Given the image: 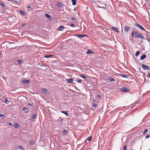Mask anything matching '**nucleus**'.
I'll return each mask as SVG.
<instances>
[{
    "label": "nucleus",
    "mask_w": 150,
    "mask_h": 150,
    "mask_svg": "<svg viewBox=\"0 0 150 150\" xmlns=\"http://www.w3.org/2000/svg\"><path fill=\"white\" fill-rule=\"evenodd\" d=\"M131 35L132 37L134 36L135 38H139L142 40L145 39V38L142 34L136 31H133L131 34Z\"/></svg>",
    "instance_id": "f257e3e1"
},
{
    "label": "nucleus",
    "mask_w": 150,
    "mask_h": 150,
    "mask_svg": "<svg viewBox=\"0 0 150 150\" xmlns=\"http://www.w3.org/2000/svg\"><path fill=\"white\" fill-rule=\"evenodd\" d=\"M135 25L136 26L139 28L140 29L143 30L147 32L146 30L144 28L142 25H140L138 23H135Z\"/></svg>",
    "instance_id": "f03ea898"
},
{
    "label": "nucleus",
    "mask_w": 150,
    "mask_h": 150,
    "mask_svg": "<svg viewBox=\"0 0 150 150\" xmlns=\"http://www.w3.org/2000/svg\"><path fill=\"white\" fill-rule=\"evenodd\" d=\"M121 91L124 92H128L129 91V89L126 87H124L121 88Z\"/></svg>",
    "instance_id": "7ed1b4c3"
},
{
    "label": "nucleus",
    "mask_w": 150,
    "mask_h": 150,
    "mask_svg": "<svg viewBox=\"0 0 150 150\" xmlns=\"http://www.w3.org/2000/svg\"><path fill=\"white\" fill-rule=\"evenodd\" d=\"M75 36L79 37L80 39H82L84 37H88L86 35H76Z\"/></svg>",
    "instance_id": "20e7f679"
},
{
    "label": "nucleus",
    "mask_w": 150,
    "mask_h": 150,
    "mask_svg": "<svg viewBox=\"0 0 150 150\" xmlns=\"http://www.w3.org/2000/svg\"><path fill=\"white\" fill-rule=\"evenodd\" d=\"M142 66L144 70H148L149 69V67L144 64H142Z\"/></svg>",
    "instance_id": "39448f33"
},
{
    "label": "nucleus",
    "mask_w": 150,
    "mask_h": 150,
    "mask_svg": "<svg viewBox=\"0 0 150 150\" xmlns=\"http://www.w3.org/2000/svg\"><path fill=\"white\" fill-rule=\"evenodd\" d=\"M130 29V28L129 26L126 25L124 27V30L125 31L128 32L129 30Z\"/></svg>",
    "instance_id": "423d86ee"
},
{
    "label": "nucleus",
    "mask_w": 150,
    "mask_h": 150,
    "mask_svg": "<svg viewBox=\"0 0 150 150\" xmlns=\"http://www.w3.org/2000/svg\"><path fill=\"white\" fill-rule=\"evenodd\" d=\"M111 29L115 30L117 33H119L120 32L119 29L115 27H112L111 28Z\"/></svg>",
    "instance_id": "0eeeda50"
},
{
    "label": "nucleus",
    "mask_w": 150,
    "mask_h": 150,
    "mask_svg": "<svg viewBox=\"0 0 150 150\" xmlns=\"http://www.w3.org/2000/svg\"><path fill=\"white\" fill-rule=\"evenodd\" d=\"M64 29V27L63 25L60 26L58 29V30L60 31H62Z\"/></svg>",
    "instance_id": "6e6552de"
},
{
    "label": "nucleus",
    "mask_w": 150,
    "mask_h": 150,
    "mask_svg": "<svg viewBox=\"0 0 150 150\" xmlns=\"http://www.w3.org/2000/svg\"><path fill=\"white\" fill-rule=\"evenodd\" d=\"M57 6L61 7L63 6V4L61 2H58L57 3Z\"/></svg>",
    "instance_id": "1a4fd4ad"
},
{
    "label": "nucleus",
    "mask_w": 150,
    "mask_h": 150,
    "mask_svg": "<svg viewBox=\"0 0 150 150\" xmlns=\"http://www.w3.org/2000/svg\"><path fill=\"white\" fill-rule=\"evenodd\" d=\"M67 81L69 83H71L73 82V79L71 78L69 79H67Z\"/></svg>",
    "instance_id": "9d476101"
},
{
    "label": "nucleus",
    "mask_w": 150,
    "mask_h": 150,
    "mask_svg": "<svg viewBox=\"0 0 150 150\" xmlns=\"http://www.w3.org/2000/svg\"><path fill=\"white\" fill-rule=\"evenodd\" d=\"M23 110L25 112H29V110L25 107L23 108Z\"/></svg>",
    "instance_id": "9b49d317"
},
{
    "label": "nucleus",
    "mask_w": 150,
    "mask_h": 150,
    "mask_svg": "<svg viewBox=\"0 0 150 150\" xmlns=\"http://www.w3.org/2000/svg\"><path fill=\"white\" fill-rule=\"evenodd\" d=\"M146 55L145 54H143L140 57V59L142 60L146 58Z\"/></svg>",
    "instance_id": "f8f14e48"
},
{
    "label": "nucleus",
    "mask_w": 150,
    "mask_h": 150,
    "mask_svg": "<svg viewBox=\"0 0 150 150\" xmlns=\"http://www.w3.org/2000/svg\"><path fill=\"white\" fill-rule=\"evenodd\" d=\"M29 81L28 80H23V83L25 84H28L29 83Z\"/></svg>",
    "instance_id": "ddd939ff"
},
{
    "label": "nucleus",
    "mask_w": 150,
    "mask_h": 150,
    "mask_svg": "<svg viewBox=\"0 0 150 150\" xmlns=\"http://www.w3.org/2000/svg\"><path fill=\"white\" fill-rule=\"evenodd\" d=\"M45 16L48 18L49 19V20H50L51 19V16L49 15V14L46 13L45 14Z\"/></svg>",
    "instance_id": "4468645a"
},
{
    "label": "nucleus",
    "mask_w": 150,
    "mask_h": 150,
    "mask_svg": "<svg viewBox=\"0 0 150 150\" xmlns=\"http://www.w3.org/2000/svg\"><path fill=\"white\" fill-rule=\"evenodd\" d=\"M52 55H45L44 56V57L46 58H48L52 57Z\"/></svg>",
    "instance_id": "2eb2a0df"
},
{
    "label": "nucleus",
    "mask_w": 150,
    "mask_h": 150,
    "mask_svg": "<svg viewBox=\"0 0 150 150\" xmlns=\"http://www.w3.org/2000/svg\"><path fill=\"white\" fill-rule=\"evenodd\" d=\"M72 2V4L73 5H75L76 4V0H71Z\"/></svg>",
    "instance_id": "dca6fc26"
},
{
    "label": "nucleus",
    "mask_w": 150,
    "mask_h": 150,
    "mask_svg": "<svg viewBox=\"0 0 150 150\" xmlns=\"http://www.w3.org/2000/svg\"><path fill=\"white\" fill-rule=\"evenodd\" d=\"M63 133L66 134H68V131L67 130H64L62 132Z\"/></svg>",
    "instance_id": "f3484780"
},
{
    "label": "nucleus",
    "mask_w": 150,
    "mask_h": 150,
    "mask_svg": "<svg viewBox=\"0 0 150 150\" xmlns=\"http://www.w3.org/2000/svg\"><path fill=\"white\" fill-rule=\"evenodd\" d=\"M108 79L110 81H115V79L111 77H109L108 78Z\"/></svg>",
    "instance_id": "a211bd4d"
},
{
    "label": "nucleus",
    "mask_w": 150,
    "mask_h": 150,
    "mask_svg": "<svg viewBox=\"0 0 150 150\" xmlns=\"http://www.w3.org/2000/svg\"><path fill=\"white\" fill-rule=\"evenodd\" d=\"M35 143V141H30L29 142V143L30 145H32L33 144H34Z\"/></svg>",
    "instance_id": "6ab92c4d"
},
{
    "label": "nucleus",
    "mask_w": 150,
    "mask_h": 150,
    "mask_svg": "<svg viewBox=\"0 0 150 150\" xmlns=\"http://www.w3.org/2000/svg\"><path fill=\"white\" fill-rule=\"evenodd\" d=\"M18 147L19 149H21L22 150H25L24 148L22 146H18Z\"/></svg>",
    "instance_id": "aec40b11"
},
{
    "label": "nucleus",
    "mask_w": 150,
    "mask_h": 150,
    "mask_svg": "<svg viewBox=\"0 0 150 150\" xmlns=\"http://www.w3.org/2000/svg\"><path fill=\"white\" fill-rule=\"evenodd\" d=\"M120 75L123 78H128V76H127L126 75H122V74H120Z\"/></svg>",
    "instance_id": "412c9836"
},
{
    "label": "nucleus",
    "mask_w": 150,
    "mask_h": 150,
    "mask_svg": "<svg viewBox=\"0 0 150 150\" xmlns=\"http://www.w3.org/2000/svg\"><path fill=\"white\" fill-rule=\"evenodd\" d=\"M36 115L35 114H33L32 116V118L33 119H35L36 118Z\"/></svg>",
    "instance_id": "4be33fe9"
},
{
    "label": "nucleus",
    "mask_w": 150,
    "mask_h": 150,
    "mask_svg": "<svg viewBox=\"0 0 150 150\" xmlns=\"http://www.w3.org/2000/svg\"><path fill=\"white\" fill-rule=\"evenodd\" d=\"M20 13L23 15H25V12L22 10H20Z\"/></svg>",
    "instance_id": "5701e85b"
},
{
    "label": "nucleus",
    "mask_w": 150,
    "mask_h": 150,
    "mask_svg": "<svg viewBox=\"0 0 150 150\" xmlns=\"http://www.w3.org/2000/svg\"><path fill=\"white\" fill-rule=\"evenodd\" d=\"M4 99H5L4 100L6 102V104H8L9 103L8 100L5 98H4Z\"/></svg>",
    "instance_id": "b1692460"
},
{
    "label": "nucleus",
    "mask_w": 150,
    "mask_h": 150,
    "mask_svg": "<svg viewBox=\"0 0 150 150\" xmlns=\"http://www.w3.org/2000/svg\"><path fill=\"white\" fill-rule=\"evenodd\" d=\"M42 91L43 93H46L47 91V90L45 88H43L42 89Z\"/></svg>",
    "instance_id": "393cba45"
},
{
    "label": "nucleus",
    "mask_w": 150,
    "mask_h": 150,
    "mask_svg": "<svg viewBox=\"0 0 150 150\" xmlns=\"http://www.w3.org/2000/svg\"><path fill=\"white\" fill-rule=\"evenodd\" d=\"M104 6H99V7L105 9L107 5L106 4H104Z\"/></svg>",
    "instance_id": "a878e982"
},
{
    "label": "nucleus",
    "mask_w": 150,
    "mask_h": 150,
    "mask_svg": "<svg viewBox=\"0 0 150 150\" xmlns=\"http://www.w3.org/2000/svg\"><path fill=\"white\" fill-rule=\"evenodd\" d=\"M92 53L89 50H88L86 52V54H92Z\"/></svg>",
    "instance_id": "bb28decb"
},
{
    "label": "nucleus",
    "mask_w": 150,
    "mask_h": 150,
    "mask_svg": "<svg viewBox=\"0 0 150 150\" xmlns=\"http://www.w3.org/2000/svg\"><path fill=\"white\" fill-rule=\"evenodd\" d=\"M19 126L18 124V123H16L14 125V126L15 128H17Z\"/></svg>",
    "instance_id": "cd10ccee"
},
{
    "label": "nucleus",
    "mask_w": 150,
    "mask_h": 150,
    "mask_svg": "<svg viewBox=\"0 0 150 150\" xmlns=\"http://www.w3.org/2000/svg\"><path fill=\"white\" fill-rule=\"evenodd\" d=\"M74 81H77V82H78V83H81V81L80 80V79H76V81H75V80H74Z\"/></svg>",
    "instance_id": "c85d7f7f"
},
{
    "label": "nucleus",
    "mask_w": 150,
    "mask_h": 150,
    "mask_svg": "<svg viewBox=\"0 0 150 150\" xmlns=\"http://www.w3.org/2000/svg\"><path fill=\"white\" fill-rule=\"evenodd\" d=\"M57 121L59 122H62L63 121V119H62V118H61V119H58Z\"/></svg>",
    "instance_id": "c756f323"
},
{
    "label": "nucleus",
    "mask_w": 150,
    "mask_h": 150,
    "mask_svg": "<svg viewBox=\"0 0 150 150\" xmlns=\"http://www.w3.org/2000/svg\"><path fill=\"white\" fill-rule=\"evenodd\" d=\"M88 140L89 141H90L92 140L91 136H90L88 137L87 138Z\"/></svg>",
    "instance_id": "7c9ffc66"
},
{
    "label": "nucleus",
    "mask_w": 150,
    "mask_h": 150,
    "mask_svg": "<svg viewBox=\"0 0 150 150\" xmlns=\"http://www.w3.org/2000/svg\"><path fill=\"white\" fill-rule=\"evenodd\" d=\"M71 19L72 20L74 21H76V19L74 17H71Z\"/></svg>",
    "instance_id": "2f4dec72"
},
{
    "label": "nucleus",
    "mask_w": 150,
    "mask_h": 150,
    "mask_svg": "<svg viewBox=\"0 0 150 150\" xmlns=\"http://www.w3.org/2000/svg\"><path fill=\"white\" fill-rule=\"evenodd\" d=\"M148 132V130L147 129H146L144 131L143 134L144 135L145 134V133L147 132Z\"/></svg>",
    "instance_id": "473e14b6"
},
{
    "label": "nucleus",
    "mask_w": 150,
    "mask_h": 150,
    "mask_svg": "<svg viewBox=\"0 0 150 150\" xmlns=\"http://www.w3.org/2000/svg\"><path fill=\"white\" fill-rule=\"evenodd\" d=\"M17 61L18 62V63H21L23 62V61L21 60H18Z\"/></svg>",
    "instance_id": "72a5a7b5"
},
{
    "label": "nucleus",
    "mask_w": 150,
    "mask_h": 150,
    "mask_svg": "<svg viewBox=\"0 0 150 150\" xmlns=\"http://www.w3.org/2000/svg\"><path fill=\"white\" fill-rule=\"evenodd\" d=\"M139 53H140L139 51H137L136 52V53L135 54V55L136 56H138V55L139 54Z\"/></svg>",
    "instance_id": "f704fd0d"
},
{
    "label": "nucleus",
    "mask_w": 150,
    "mask_h": 150,
    "mask_svg": "<svg viewBox=\"0 0 150 150\" xmlns=\"http://www.w3.org/2000/svg\"><path fill=\"white\" fill-rule=\"evenodd\" d=\"M62 112L63 113H64V114H65L66 115H68V114L66 112V111H63Z\"/></svg>",
    "instance_id": "c9c22d12"
},
{
    "label": "nucleus",
    "mask_w": 150,
    "mask_h": 150,
    "mask_svg": "<svg viewBox=\"0 0 150 150\" xmlns=\"http://www.w3.org/2000/svg\"><path fill=\"white\" fill-rule=\"evenodd\" d=\"M93 106L94 107H96L97 106V105L96 103H93Z\"/></svg>",
    "instance_id": "e433bc0d"
},
{
    "label": "nucleus",
    "mask_w": 150,
    "mask_h": 150,
    "mask_svg": "<svg viewBox=\"0 0 150 150\" xmlns=\"http://www.w3.org/2000/svg\"><path fill=\"white\" fill-rule=\"evenodd\" d=\"M81 77L83 79H85L86 78V77L83 74H82L81 76Z\"/></svg>",
    "instance_id": "4c0bfd02"
},
{
    "label": "nucleus",
    "mask_w": 150,
    "mask_h": 150,
    "mask_svg": "<svg viewBox=\"0 0 150 150\" xmlns=\"http://www.w3.org/2000/svg\"><path fill=\"white\" fill-rule=\"evenodd\" d=\"M127 149V146L125 145L124 146V150H126Z\"/></svg>",
    "instance_id": "58836bf2"
},
{
    "label": "nucleus",
    "mask_w": 150,
    "mask_h": 150,
    "mask_svg": "<svg viewBox=\"0 0 150 150\" xmlns=\"http://www.w3.org/2000/svg\"><path fill=\"white\" fill-rule=\"evenodd\" d=\"M1 4L3 7H5V5L4 3H1Z\"/></svg>",
    "instance_id": "ea45409f"
},
{
    "label": "nucleus",
    "mask_w": 150,
    "mask_h": 150,
    "mask_svg": "<svg viewBox=\"0 0 150 150\" xmlns=\"http://www.w3.org/2000/svg\"><path fill=\"white\" fill-rule=\"evenodd\" d=\"M28 105L30 106H33V103H28Z\"/></svg>",
    "instance_id": "a19ab883"
},
{
    "label": "nucleus",
    "mask_w": 150,
    "mask_h": 150,
    "mask_svg": "<svg viewBox=\"0 0 150 150\" xmlns=\"http://www.w3.org/2000/svg\"><path fill=\"white\" fill-rule=\"evenodd\" d=\"M98 97L100 98H102V96L101 95H98Z\"/></svg>",
    "instance_id": "79ce46f5"
},
{
    "label": "nucleus",
    "mask_w": 150,
    "mask_h": 150,
    "mask_svg": "<svg viewBox=\"0 0 150 150\" xmlns=\"http://www.w3.org/2000/svg\"><path fill=\"white\" fill-rule=\"evenodd\" d=\"M8 125L10 126L12 125V123L11 122H9L8 123Z\"/></svg>",
    "instance_id": "37998d69"
},
{
    "label": "nucleus",
    "mask_w": 150,
    "mask_h": 150,
    "mask_svg": "<svg viewBox=\"0 0 150 150\" xmlns=\"http://www.w3.org/2000/svg\"><path fill=\"white\" fill-rule=\"evenodd\" d=\"M70 25L72 27H74L75 25L74 24H71Z\"/></svg>",
    "instance_id": "c03bdc74"
},
{
    "label": "nucleus",
    "mask_w": 150,
    "mask_h": 150,
    "mask_svg": "<svg viewBox=\"0 0 150 150\" xmlns=\"http://www.w3.org/2000/svg\"><path fill=\"white\" fill-rule=\"evenodd\" d=\"M149 136H150L149 135H147L146 136L145 138H148L149 137Z\"/></svg>",
    "instance_id": "a18cd8bd"
},
{
    "label": "nucleus",
    "mask_w": 150,
    "mask_h": 150,
    "mask_svg": "<svg viewBox=\"0 0 150 150\" xmlns=\"http://www.w3.org/2000/svg\"><path fill=\"white\" fill-rule=\"evenodd\" d=\"M3 116H4V115L3 114H0V117H3Z\"/></svg>",
    "instance_id": "49530a36"
},
{
    "label": "nucleus",
    "mask_w": 150,
    "mask_h": 150,
    "mask_svg": "<svg viewBox=\"0 0 150 150\" xmlns=\"http://www.w3.org/2000/svg\"><path fill=\"white\" fill-rule=\"evenodd\" d=\"M22 26H24L25 25V23H23L22 25Z\"/></svg>",
    "instance_id": "de8ad7c7"
},
{
    "label": "nucleus",
    "mask_w": 150,
    "mask_h": 150,
    "mask_svg": "<svg viewBox=\"0 0 150 150\" xmlns=\"http://www.w3.org/2000/svg\"><path fill=\"white\" fill-rule=\"evenodd\" d=\"M10 44H13V42H8Z\"/></svg>",
    "instance_id": "09e8293b"
},
{
    "label": "nucleus",
    "mask_w": 150,
    "mask_h": 150,
    "mask_svg": "<svg viewBox=\"0 0 150 150\" xmlns=\"http://www.w3.org/2000/svg\"><path fill=\"white\" fill-rule=\"evenodd\" d=\"M3 77L4 78V79H5V77H4V76H3Z\"/></svg>",
    "instance_id": "8fccbe9b"
},
{
    "label": "nucleus",
    "mask_w": 150,
    "mask_h": 150,
    "mask_svg": "<svg viewBox=\"0 0 150 150\" xmlns=\"http://www.w3.org/2000/svg\"><path fill=\"white\" fill-rule=\"evenodd\" d=\"M29 8H30V6H28V7Z\"/></svg>",
    "instance_id": "3c124183"
},
{
    "label": "nucleus",
    "mask_w": 150,
    "mask_h": 150,
    "mask_svg": "<svg viewBox=\"0 0 150 150\" xmlns=\"http://www.w3.org/2000/svg\"><path fill=\"white\" fill-rule=\"evenodd\" d=\"M149 77L150 78V75H149Z\"/></svg>",
    "instance_id": "603ef678"
}]
</instances>
